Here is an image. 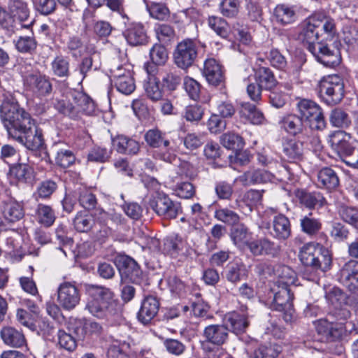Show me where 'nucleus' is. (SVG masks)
<instances>
[{
  "instance_id": "nucleus-1",
  "label": "nucleus",
  "mask_w": 358,
  "mask_h": 358,
  "mask_svg": "<svg viewBox=\"0 0 358 358\" xmlns=\"http://www.w3.org/2000/svg\"><path fill=\"white\" fill-rule=\"evenodd\" d=\"M0 117L9 136L27 149L38 151L43 161L50 162L42 132L31 115L17 102L5 99L0 106Z\"/></svg>"
},
{
  "instance_id": "nucleus-2",
  "label": "nucleus",
  "mask_w": 358,
  "mask_h": 358,
  "mask_svg": "<svg viewBox=\"0 0 358 358\" xmlns=\"http://www.w3.org/2000/svg\"><path fill=\"white\" fill-rule=\"evenodd\" d=\"M336 33L334 21L322 14H313L301 24L299 39L315 59L324 66L335 68L341 62V54L338 45H329L320 40L323 34L328 37Z\"/></svg>"
},
{
  "instance_id": "nucleus-3",
  "label": "nucleus",
  "mask_w": 358,
  "mask_h": 358,
  "mask_svg": "<svg viewBox=\"0 0 358 358\" xmlns=\"http://www.w3.org/2000/svg\"><path fill=\"white\" fill-rule=\"evenodd\" d=\"M87 292L89 298L85 309L92 315L111 322L120 315V306L110 289L92 285L88 287Z\"/></svg>"
},
{
  "instance_id": "nucleus-4",
  "label": "nucleus",
  "mask_w": 358,
  "mask_h": 358,
  "mask_svg": "<svg viewBox=\"0 0 358 358\" xmlns=\"http://www.w3.org/2000/svg\"><path fill=\"white\" fill-rule=\"evenodd\" d=\"M26 0H8L6 8L0 6V26L11 33L22 29H30L34 20Z\"/></svg>"
},
{
  "instance_id": "nucleus-5",
  "label": "nucleus",
  "mask_w": 358,
  "mask_h": 358,
  "mask_svg": "<svg viewBox=\"0 0 358 358\" xmlns=\"http://www.w3.org/2000/svg\"><path fill=\"white\" fill-rule=\"evenodd\" d=\"M299 257L303 265L310 267L315 272H326L330 268L332 262L329 251L316 242L304 244L300 248Z\"/></svg>"
},
{
  "instance_id": "nucleus-6",
  "label": "nucleus",
  "mask_w": 358,
  "mask_h": 358,
  "mask_svg": "<svg viewBox=\"0 0 358 358\" xmlns=\"http://www.w3.org/2000/svg\"><path fill=\"white\" fill-rule=\"evenodd\" d=\"M351 135L344 131H336L329 136L332 148L348 166L358 169V144L353 143Z\"/></svg>"
},
{
  "instance_id": "nucleus-7",
  "label": "nucleus",
  "mask_w": 358,
  "mask_h": 358,
  "mask_svg": "<svg viewBox=\"0 0 358 358\" xmlns=\"http://www.w3.org/2000/svg\"><path fill=\"white\" fill-rule=\"evenodd\" d=\"M300 117L306 121L309 127L313 130H323L326 127V121L321 107L309 99H301L296 104Z\"/></svg>"
},
{
  "instance_id": "nucleus-8",
  "label": "nucleus",
  "mask_w": 358,
  "mask_h": 358,
  "mask_svg": "<svg viewBox=\"0 0 358 358\" xmlns=\"http://www.w3.org/2000/svg\"><path fill=\"white\" fill-rule=\"evenodd\" d=\"M319 92L328 104H336L344 96L343 80L338 75L323 78L319 84Z\"/></svg>"
},
{
  "instance_id": "nucleus-9",
  "label": "nucleus",
  "mask_w": 358,
  "mask_h": 358,
  "mask_svg": "<svg viewBox=\"0 0 358 358\" xmlns=\"http://www.w3.org/2000/svg\"><path fill=\"white\" fill-rule=\"evenodd\" d=\"M144 138L149 146L155 148L163 147L162 148L165 149L164 151L162 149L159 151L155 152L154 157L156 159L169 163H171L176 159V155L169 147L170 141L165 138L164 133L158 129H152L146 131Z\"/></svg>"
},
{
  "instance_id": "nucleus-10",
  "label": "nucleus",
  "mask_w": 358,
  "mask_h": 358,
  "mask_svg": "<svg viewBox=\"0 0 358 358\" xmlns=\"http://www.w3.org/2000/svg\"><path fill=\"white\" fill-rule=\"evenodd\" d=\"M114 263L121 275L122 280H129L136 284L143 281V274L138 263L129 256L118 254Z\"/></svg>"
},
{
  "instance_id": "nucleus-11",
  "label": "nucleus",
  "mask_w": 358,
  "mask_h": 358,
  "mask_svg": "<svg viewBox=\"0 0 358 358\" xmlns=\"http://www.w3.org/2000/svg\"><path fill=\"white\" fill-rule=\"evenodd\" d=\"M275 286L271 288L274 293L273 301L271 304L272 310L282 312V318L286 322H292L294 318V310L292 303L293 296L290 294V289L285 287L275 288Z\"/></svg>"
},
{
  "instance_id": "nucleus-12",
  "label": "nucleus",
  "mask_w": 358,
  "mask_h": 358,
  "mask_svg": "<svg viewBox=\"0 0 358 358\" xmlns=\"http://www.w3.org/2000/svg\"><path fill=\"white\" fill-rule=\"evenodd\" d=\"M197 57V47L192 39H185L178 43L173 52L176 65L181 69L192 66Z\"/></svg>"
},
{
  "instance_id": "nucleus-13",
  "label": "nucleus",
  "mask_w": 358,
  "mask_h": 358,
  "mask_svg": "<svg viewBox=\"0 0 358 358\" xmlns=\"http://www.w3.org/2000/svg\"><path fill=\"white\" fill-rule=\"evenodd\" d=\"M149 206L159 216L173 219L181 213L180 204L172 201L167 195L157 193L149 201Z\"/></svg>"
},
{
  "instance_id": "nucleus-14",
  "label": "nucleus",
  "mask_w": 358,
  "mask_h": 358,
  "mask_svg": "<svg viewBox=\"0 0 358 358\" xmlns=\"http://www.w3.org/2000/svg\"><path fill=\"white\" fill-rule=\"evenodd\" d=\"M57 303L66 310L74 309L80 303V294L76 282H64L57 289Z\"/></svg>"
},
{
  "instance_id": "nucleus-15",
  "label": "nucleus",
  "mask_w": 358,
  "mask_h": 358,
  "mask_svg": "<svg viewBox=\"0 0 358 358\" xmlns=\"http://www.w3.org/2000/svg\"><path fill=\"white\" fill-rule=\"evenodd\" d=\"M337 278L350 292L355 294L358 301V261L350 259L346 262L339 270Z\"/></svg>"
},
{
  "instance_id": "nucleus-16",
  "label": "nucleus",
  "mask_w": 358,
  "mask_h": 358,
  "mask_svg": "<svg viewBox=\"0 0 358 358\" xmlns=\"http://www.w3.org/2000/svg\"><path fill=\"white\" fill-rule=\"evenodd\" d=\"M24 76V84L37 96H44L50 94L52 90V86L50 79L45 75L39 73H28L20 70Z\"/></svg>"
},
{
  "instance_id": "nucleus-17",
  "label": "nucleus",
  "mask_w": 358,
  "mask_h": 358,
  "mask_svg": "<svg viewBox=\"0 0 358 358\" xmlns=\"http://www.w3.org/2000/svg\"><path fill=\"white\" fill-rule=\"evenodd\" d=\"M316 331L327 341L341 339L345 332L344 322L320 319L315 322Z\"/></svg>"
},
{
  "instance_id": "nucleus-18",
  "label": "nucleus",
  "mask_w": 358,
  "mask_h": 358,
  "mask_svg": "<svg viewBox=\"0 0 358 358\" xmlns=\"http://www.w3.org/2000/svg\"><path fill=\"white\" fill-rule=\"evenodd\" d=\"M280 128L292 136H308V129L299 115L289 113L282 116L278 122Z\"/></svg>"
},
{
  "instance_id": "nucleus-19",
  "label": "nucleus",
  "mask_w": 358,
  "mask_h": 358,
  "mask_svg": "<svg viewBox=\"0 0 358 358\" xmlns=\"http://www.w3.org/2000/svg\"><path fill=\"white\" fill-rule=\"evenodd\" d=\"M202 73L207 82L214 86L220 85L224 80L222 67L213 58H208L205 60Z\"/></svg>"
},
{
  "instance_id": "nucleus-20",
  "label": "nucleus",
  "mask_w": 358,
  "mask_h": 358,
  "mask_svg": "<svg viewBox=\"0 0 358 358\" xmlns=\"http://www.w3.org/2000/svg\"><path fill=\"white\" fill-rule=\"evenodd\" d=\"M159 308V302L157 297L151 295L145 297L138 313V320L144 324H148L156 316Z\"/></svg>"
},
{
  "instance_id": "nucleus-21",
  "label": "nucleus",
  "mask_w": 358,
  "mask_h": 358,
  "mask_svg": "<svg viewBox=\"0 0 358 358\" xmlns=\"http://www.w3.org/2000/svg\"><path fill=\"white\" fill-rule=\"evenodd\" d=\"M295 196L301 205L308 208L315 209L322 207L326 199L319 192H308L304 189H297Z\"/></svg>"
},
{
  "instance_id": "nucleus-22",
  "label": "nucleus",
  "mask_w": 358,
  "mask_h": 358,
  "mask_svg": "<svg viewBox=\"0 0 358 358\" xmlns=\"http://www.w3.org/2000/svg\"><path fill=\"white\" fill-rule=\"evenodd\" d=\"M71 96L76 119L82 114L90 115L94 111V103L88 95L80 91H74L71 93Z\"/></svg>"
},
{
  "instance_id": "nucleus-23",
  "label": "nucleus",
  "mask_w": 358,
  "mask_h": 358,
  "mask_svg": "<svg viewBox=\"0 0 358 358\" xmlns=\"http://www.w3.org/2000/svg\"><path fill=\"white\" fill-rule=\"evenodd\" d=\"M316 184L321 189L331 191L339 185V178L334 169L331 167H324L317 173Z\"/></svg>"
},
{
  "instance_id": "nucleus-24",
  "label": "nucleus",
  "mask_w": 358,
  "mask_h": 358,
  "mask_svg": "<svg viewBox=\"0 0 358 358\" xmlns=\"http://www.w3.org/2000/svg\"><path fill=\"white\" fill-rule=\"evenodd\" d=\"M224 322L227 329L236 334L244 333L250 324L247 315L236 312L228 313L225 316Z\"/></svg>"
},
{
  "instance_id": "nucleus-25",
  "label": "nucleus",
  "mask_w": 358,
  "mask_h": 358,
  "mask_svg": "<svg viewBox=\"0 0 358 358\" xmlns=\"http://www.w3.org/2000/svg\"><path fill=\"white\" fill-rule=\"evenodd\" d=\"M124 35L128 43L132 46L144 45L148 40L146 31L141 23L130 24Z\"/></svg>"
},
{
  "instance_id": "nucleus-26",
  "label": "nucleus",
  "mask_w": 358,
  "mask_h": 358,
  "mask_svg": "<svg viewBox=\"0 0 358 358\" xmlns=\"http://www.w3.org/2000/svg\"><path fill=\"white\" fill-rule=\"evenodd\" d=\"M203 336L208 342L221 345L227 339L228 329L226 325L210 324L205 327Z\"/></svg>"
},
{
  "instance_id": "nucleus-27",
  "label": "nucleus",
  "mask_w": 358,
  "mask_h": 358,
  "mask_svg": "<svg viewBox=\"0 0 358 358\" xmlns=\"http://www.w3.org/2000/svg\"><path fill=\"white\" fill-rule=\"evenodd\" d=\"M112 143L117 152L121 154L135 155L140 149L138 141L123 135L113 138Z\"/></svg>"
},
{
  "instance_id": "nucleus-28",
  "label": "nucleus",
  "mask_w": 358,
  "mask_h": 358,
  "mask_svg": "<svg viewBox=\"0 0 358 358\" xmlns=\"http://www.w3.org/2000/svg\"><path fill=\"white\" fill-rule=\"evenodd\" d=\"M273 231L271 234L279 240L287 239L292 233L290 221L285 215L278 214L273 220Z\"/></svg>"
},
{
  "instance_id": "nucleus-29",
  "label": "nucleus",
  "mask_w": 358,
  "mask_h": 358,
  "mask_svg": "<svg viewBox=\"0 0 358 358\" xmlns=\"http://www.w3.org/2000/svg\"><path fill=\"white\" fill-rule=\"evenodd\" d=\"M273 272L277 278V280L273 282L274 286L289 288V285L294 284L296 273L289 266L278 265L274 268Z\"/></svg>"
},
{
  "instance_id": "nucleus-30",
  "label": "nucleus",
  "mask_w": 358,
  "mask_h": 358,
  "mask_svg": "<svg viewBox=\"0 0 358 358\" xmlns=\"http://www.w3.org/2000/svg\"><path fill=\"white\" fill-rule=\"evenodd\" d=\"M238 113L241 118L253 124H261L265 120L262 112L257 109L255 105L249 102L241 104Z\"/></svg>"
},
{
  "instance_id": "nucleus-31",
  "label": "nucleus",
  "mask_w": 358,
  "mask_h": 358,
  "mask_svg": "<svg viewBox=\"0 0 358 358\" xmlns=\"http://www.w3.org/2000/svg\"><path fill=\"white\" fill-rule=\"evenodd\" d=\"M255 80L260 87L266 91H271L278 85L273 71L268 67L258 68L255 71Z\"/></svg>"
},
{
  "instance_id": "nucleus-32",
  "label": "nucleus",
  "mask_w": 358,
  "mask_h": 358,
  "mask_svg": "<svg viewBox=\"0 0 358 358\" xmlns=\"http://www.w3.org/2000/svg\"><path fill=\"white\" fill-rule=\"evenodd\" d=\"M1 337L7 345L21 348L26 344L24 334L11 327H3L1 331Z\"/></svg>"
},
{
  "instance_id": "nucleus-33",
  "label": "nucleus",
  "mask_w": 358,
  "mask_h": 358,
  "mask_svg": "<svg viewBox=\"0 0 358 358\" xmlns=\"http://www.w3.org/2000/svg\"><path fill=\"white\" fill-rule=\"evenodd\" d=\"M282 151L289 161H301L303 157V143L294 139H289L283 143Z\"/></svg>"
},
{
  "instance_id": "nucleus-34",
  "label": "nucleus",
  "mask_w": 358,
  "mask_h": 358,
  "mask_svg": "<svg viewBox=\"0 0 358 358\" xmlns=\"http://www.w3.org/2000/svg\"><path fill=\"white\" fill-rule=\"evenodd\" d=\"M273 179V175L264 169L250 170L244 173L241 180L245 185H255L271 182Z\"/></svg>"
},
{
  "instance_id": "nucleus-35",
  "label": "nucleus",
  "mask_w": 358,
  "mask_h": 358,
  "mask_svg": "<svg viewBox=\"0 0 358 358\" xmlns=\"http://www.w3.org/2000/svg\"><path fill=\"white\" fill-rule=\"evenodd\" d=\"M96 222L92 215L83 211L78 213L73 221L75 229L81 233L91 231Z\"/></svg>"
},
{
  "instance_id": "nucleus-36",
  "label": "nucleus",
  "mask_w": 358,
  "mask_h": 358,
  "mask_svg": "<svg viewBox=\"0 0 358 358\" xmlns=\"http://www.w3.org/2000/svg\"><path fill=\"white\" fill-rule=\"evenodd\" d=\"M248 246L254 255H270L276 252L275 243L267 238L253 241Z\"/></svg>"
},
{
  "instance_id": "nucleus-37",
  "label": "nucleus",
  "mask_w": 358,
  "mask_h": 358,
  "mask_svg": "<svg viewBox=\"0 0 358 358\" xmlns=\"http://www.w3.org/2000/svg\"><path fill=\"white\" fill-rule=\"evenodd\" d=\"M248 271L242 263L235 262L231 264L225 271L226 279L233 283L237 284L248 278Z\"/></svg>"
},
{
  "instance_id": "nucleus-38",
  "label": "nucleus",
  "mask_w": 358,
  "mask_h": 358,
  "mask_svg": "<svg viewBox=\"0 0 358 358\" xmlns=\"http://www.w3.org/2000/svg\"><path fill=\"white\" fill-rule=\"evenodd\" d=\"M300 227L304 234L313 236L321 230L322 222L320 219L313 217V213H310L300 219Z\"/></svg>"
},
{
  "instance_id": "nucleus-39",
  "label": "nucleus",
  "mask_w": 358,
  "mask_h": 358,
  "mask_svg": "<svg viewBox=\"0 0 358 358\" xmlns=\"http://www.w3.org/2000/svg\"><path fill=\"white\" fill-rule=\"evenodd\" d=\"M36 217L38 222L45 227H49L53 224L56 216L54 210L50 206L39 203L36 209Z\"/></svg>"
},
{
  "instance_id": "nucleus-40",
  "label": "nucleus",
  "mask_w": 358,
  "mask_h": 358,
  "mask_svg": "<svg viewBox=\"0 0 358 358\" xmlns=\"http://www.w3.org/2000/svg\"><path fill=\"white\" fill-rule=\"evenodd\" d=\"M144 90L146 96L152 101H157L163 97V89L160 85L159 79L150 76L144 83Z\"/></svg>"
},
{
  "instance_id": "nucleus-41",
  "label": "nucleus",
  "mask_w": 358,
  "mask_h": 358,
  "mask_svg": "<svg viewBox=\"0 0 358 358\" xmlns=\"http://www.w3.org/2000/svg\"><path fill=\"white\" fill-rule=\"evenodd\" d=\"M51 104L61 114L76 120V113L73 109V104L67 100L64 96H54L52 99Z\"/></svg>"
},
{
  "instance_id": "nucleus-42",
  "label": "nucleus",
  "mask_w": 358,
  "mask_h": 358,
  "mask_svg": "<svg viewBox=\"0 0 358 358\" xmlns=\"http://www.w3.org/2000/svg\"><path fill=\"white\" fill-rule=\"evenodd\" d=\"M76 197L78 198L80 205L84 208L90 210L94 209L97 200L95 195L85 187H79L75 191Z\"/></svg>"
},
{
  "instance_id": "nucleus-43",
  "label": "nucleus",
  "mask_w": 358,
  "mask_h": 358,
  "mask_svg": "<svg viewBox=\"0 0 358 358\" xmlns=\"http://www.w3.org/2000/svg\"><path fill=\"white\" fill-rule=\"evenodd\" d=\"M208 24L218 36L223 38L228 37L229 34V27L227 22L218 16H209Z\"/></svg>"
},
{
  "instance_id": "nucleus-44",
  "label": "nucleus",
  "mask_w": 358,
  "mask_h": 358,
  "mask_svg": "<svg viewBox=\"0 0 358 358\" xmlns=\"http://www.w3.org/2000/svg\"><path fill=\"white\" fill-rule=\"evenodd\" d=\"M57 188V183L52 180L42 181L38 185L34 196L36 201L49 199Z\"/></svg>"
},
{
  "instance_id": "nucleus-45",
  "label": "nucleus",
  "mask_w": 358,
  "mask_h": 358,
  "mask_svg": "<svg viewBox=\"0 0 358 358\" xmlns=\"http://www.w3.org/2000/svg\"><path fill=\"white\" fill-rule=\"evenodd\" d=\"M15 45L18 52L22 53H32L36 48L37 42L31 31L28 36H20L15 41Z\"/></svg>"
},
{
  "instance_id": "nucleus-46",
  "label": "nucleus",
  "mask_w": 358,
  "mask_h": 358,
  "mask_svg": "<svg viewBox=\"0 0 358 358\" xmlns=\"http://www.w3.org/2000/svg\"><path fill=\"white\" fill-rule=\"evenodd\" d=\"M94 55L83 57L73 71V73L78 77L80 81H83L87 76L88 73L93 69L94 70L98 69L99 67L94 64Z\"/></svg>"
},
{
  "instance_id": "nucleus-47",
  "label": "nucleus",
  "mask_w": 358,
  "mask_h": 358,
  "mask_svg": "<svg viewBox=\"0 0 358 358\" xmlns=\"http://www.w3.org/2000/svg\"><path fill=\"white\" fill-rule=\"evenodd\" d=\"M274 17L278 23L287 24L294 21L295 12L287 6L284 4L278 5L274 10Z\"/></svg>"
},
{
  "instance_id": "nucleus-48",
  "label": "nucleus",
  "mask_w": 358,
  "mask_h": 358,
  "mask_svg": "<svg viewBox=\"0 0 358 358\" xmlns=\"http://www.w3.org/2000/svg\"><path fill=\"white\" fill-rule=\"evenodd\" d=\"M233 243L239 248L248 245L249 233L247 227L243 224L234 227L230 233Z\"/></svg>"
},
{
  "instance_id": "nucleus-49",
  "label": "nucleus",
  "mask_w": 358,
  "mask_h": 358,
  "mask_svg": "<svg viewBox=\"0 0 358 358\" xmlns=\"http://www.w3.org/2000/svg\"><path fill=\"white\" fill-rule=\"evenodd\" d=\"M182 248V241L178 236L168 237L164 240L162 252L176 257Z\"/></svg>"
},
{
  "instance_id": "nucleus-50",
  "label": "nucleus",
  "mask_w": 358,
  "mask_h": 358,
  "mask_svg": "<svg viewBox=\"0 0 358 358\" xmlns=\"http://www.w3.org/2000/svg\"><path fill=\"white\" fill-rule=\"evenodd\" d=\"M199 17V12L194 8H189L178 11L173 15L174 22L187 25L196 21Z\"/></svg>"
},
{
  "instance_id": "nucleus-51",
  "label": "nucleus",
  "mask_w": 358,
  "mask_h": 358,
  "mask_svg": "<svg viewBox=\"0 0 358 358\" xmlns=\"http://www.w3.org/2000/svg\"><path fill=\"white\" fill-rule=\"evenodd\" d=\"M329 121L332 126L340 128H348L351 124L348 114L341 108H335L331 110Z\"/></svg>"
},
{
  "instance_id": "nucleus-52",
  "label": "nucleus",
  "mask_w": 358,
  "mask_h": 358,
  "mask_svg": "<svg viewBox=\"0 0 358 358\" xmlns=\"http://www.w3.org/2000/svg\"><path fill=\"white\" fill-rule=\"evenodd\" d=\"M113 83L120 92L126 95L131 94L136 89L132 73H127L124 77L115 80Z\"/></svg>"
},
{
  "instance_id": "nucleus-53",
  "label": "nucleus",
  "mask_w": 358,
  "mask_h": 358,
  "mask_svg": "<svg viewBox=\"0 0 358 358\" xmlns=\"http://www.w3.org/2000/svg\"><path fill=\"white\" fill-rule=\"evenodd\" d=\"M221 144L229 150H239L244 146L243 138L234 133L224 134L220 137Z\"/></svg>"
},
{
  "instance_id": "nucleus-54",
  "label": "nucleus",
  "mask_w": 358,
  "mask_h": 358,
  "mask_svg": "<svg viewBox=\"0 0 358 358\" xmlns=\"http://www.w3.org/2000/svg\"><path fill=\"white\" fill-rule=\"evenodd\" d=\"M3 215L5 219L8 221L15 222L23 217V208L19 203H8L4 207Z\"/></svg>"
},
{
  "instance_id": "nucleus-55",
  "label": "nucleus",
  "mask_w": 358,
  "mask_h": 358,
  "mask_svg": "<svg viewBox=\"0 0 358 358\" xmlns=\"http://www.w3.org/2000/svg\"><path fill=\"white\" fill-rule=\"evenodd\" d=\"M239 0H222L219 4L221 14L229 18L236 17L239 13Z\"/></svg>"
},
{
  "instance_id": "nucleus-56",
  "label": "nucleus",
  "mask_w": 358,
  "mask_h": 358,
  "mask_svg": "<svg viewBox=\"0 0 358 358\" xmlns=\"http://www.w3.org/2000/svg\"><path fill=\"white\" fill-rule=\"evenodd\" d=\"M146 8L150 16L159 20H166L169 15V8L162 3L150 1L146 3Z\"/></svg>"
},
{
  "instance_id": "nucleus-57",
  "label": "nucleus",
  "mask_w": 358,
  "mask_h": 358,
  "mask_svg": "<svg viewBox=\"0 0 358 358\" xmlns=\"http://www.w3.org/2000/svg\"><path fill=\"white\" fill-rule=\"evenodd\" d=\"M338 214L345 222L358 229V208L341 206L339 208Z\"/></svg>"
},
{
  "instance_id": "nucleus-58",
  "label": "nucleus",
  "mask_w": 358,
  "mask_h": 358,
  "mask_svg": "<svg viewBox=\"0 0 358 358\" xmlns=\"http://www.w3.org/2000/svg\"><path fill=\"white\" fill-rule=\"evenodd\" d=\"M281 352V347L277 344L269 343L260 345L254 352L255 358H276Z\"/></svg>"
},
{
  "instance_id": "nucleus-59",
  "label": "nucleus",
  "mask_w": 358,
  "mask_h": 358,
  "mask_svg": "<svg viewBox=\"0 0 358 358\" xmlns=\"http://www.w3.org/2000/svg\"><path fill=\"white\" fill-rule=\"evenodd\" d=\"M52 73L58 77H67L69 75V62L66 58L57 56L51 63Z\"/></svg>"
},
{
  "instance_id": "nucleus-60",
  "label": "nucleus",
  "mask_w": 358,
  "mask_h": 358,
  "mask_svg": "<svg viewBox=\"0 0 358 358\" xmlns=\"http://www.w3.org/2000/svg\"><path fill=\"white\" fill-rule=\"evenodd\" d=\"M10 173L20 182H27L33 178V169L27 164H19L10 169Z\"/></svg>"
},
{
  "instance_id": "nucleus-61",
  "label": "nucleus",
  "mask_w": 358,
  "mask_h": 358,
  "mask_svg": "<svg viewBox=\"0 0 358 358\" xmlns=\"http://www.w3.org/2000/svg\"><path fill=\"white\" fill-rule=\"evenodd\" d=\"M325 298L329 303L336 308L345 305L347 303L346 294L336 287L326 292Z\"/></svg>"
},
{
  "instance_id": "nucleus-62",
  "label": "nucleus",
  "mask_w": 358,
  "mask_h": 358,
  "mask_svg": "<svg viewBox=\"0 0 358 358\" xmlns=\"http://www.w3.org/2000/svg\"><path fill=\"white\" fill-rule=\"evenodd\" d=\"M57 345L60 348L69 352H73L77 347V342L74 337L65 331L59 329L57 334Z\"/></svg>"
},
{
  "instance_id": "nucleus-63",
  "label": "nucleus",
  "mask_w": 358,
  "mask_h": 358,
  "mask_svg": "<svg viewBox=\"0 0 358 358\" xmlns=\"http://www.w3.org/2000/svg\"><path fill=\"white\" fill-rule=\"evenodd\" d=\"M130 348V344L126 342L122 343L111 344L107 352L108 358H131L127 349Z\"/></svg>"
},
{
  "instance_id": "nucleus-64",
  "label": "nucleus",
  "mask_w": 358,
  "mask_h": 358,
  "mask_svg": "<svg viewBox=\"0 0 358 358\" xmlns=\"http://www.w3.org/2000/svg\"><path fill=\"white\" fill-rule=\"evenodd\" d=\"M215 217L218 220L229 225L236 224L240 220L239 215L236 212L227 208L216 210Z\"/></svg>"
}]
</instances>
